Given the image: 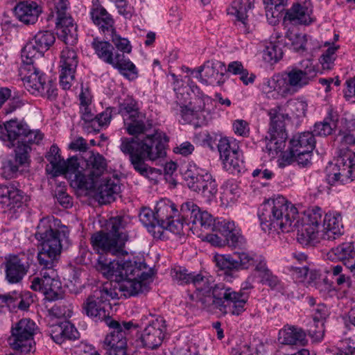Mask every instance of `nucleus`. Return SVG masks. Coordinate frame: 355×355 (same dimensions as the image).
I'll return each mask as SVG.
<instances>
[{
  "mask_svg": "<svg viewBox=\"0 0 355 355\" xmlns=\"http://www.w3.org/2000/svg\"><path fill=\"white\" fill-rule=\"evenodd\" d=\"M83 171V173L81 171L76 173L73 182L80 189L94 191L98 182L97 179L94 176L87 175L85 169Z\"/></svg>",
  "mask_w": 355,
  "mask_h": 355,
  "instance_id": "40",
  "label": "nucleus"
},
{
  "mask_svg": "<svg viewBox=\"0 0 355 355\" xmlns=\"http://www.w3.org/2000/svg\"><path fill=\"white\" fill-rule=\"evenodd\" d=\"M234 255L236 257L235 260L237 262V270L248 268L250 266L254 265V259L257 256L245 252H237Z\"/></svg>",
  "mask_w": 355,
  "mask_h": 355,
  "instance_id": "59",
  "label": "nucleus"
},
{
  "mask_svg": "<svg viewBox=\"0 0 355 355\" xmlns=\"http://www.w3.org/2000/svg\"><path fill=\"white\" fill-rule=\"evenodd\" d=\"M49 312L57 318H70L73 313V305L69 299L59 300Z\"/></svg>",
  "mask_w": 355,
  "mask_h": 355,
  "instance_id": "41",
  "label": "nucleus"
},
{
  "mask_svg": "<svg viewBox=\"0 0 355 355\" xmlns=\"http://www.w3.org/2000/svg\"><path fill=\"white\" fill-rule=\"evenodd\" d=\"M139 217L142 224L148 227L150 232L155 234L153 230L157 228L156 211L154 213L150 209L144 207L141 209Z\"/></svg>",
  "mask_w": 355,
  "mask_h": 355,
  "instance_id": "48",
  "label": "nucleus"
},
{
  "mask_svg": "<svg viewBox=\"0 0 355 355\" xmlns=\"http://www.w3.org/2000/svg\"><path fill=\"white\" fill-rule=\"evenodd\" d=\"M92 46L95 51L97 56L105 62L110 64L114 58V54L112 52L113 46L108 42L101 41L94 38Z\"/></svg>",
  "mask_w": 355,
  "mask_h": 355,
  "instance_id": "38",
  "label": "nucleus"
},
{
  "mask_svg": "<svg viewBox=\"0 0 355 355\" xmlns=\"http://www.w3.org/2000/svg\"><path fill=\"white\" fill-rule=\"evenodd\" d=\"M103 252H98V258L94 265L96 269L101 272L107 278H112L114 277L117 279L120 275L121 270L123 266V262H116L110 261L106 258ZM107 254V252H105Z\"/></svg>",
  "mask_w": 355,
  "mask_h": 355,
  "instance_id": "28",
  "label": "nucleus"
},
{
  "mask_svg": "<svg viewBox=\"0 0 355 355\" xmlns=\"http://www.w3.org/2000/svg\"><path fill=\"white\" fill-rule=\"evenodd\" d=\"M221 159L227 170L240 171V166L242 161L239 157L238 149L231 153V154L227 155V157H224Z\"/></svg>",
  "mask_w": 355,
  "mask_h": 355,
  "instance_id": "55",
  "label": "nucleus"
},
{
  "mask_svg": "<svg viewBox=\"0 0 355 355\" xmlns=\"http://www.w3.org/2000/svg\"><path fill=\"white\" fill-rule=\"evenodd\" d=\"M261 89L268 98L278 99L289 95L286 80L278 75L265 78L261 85Z\"/></svg>",
  "mask_w": 355,
  "mask_h": 355,
  "instance_id": "21",
  "label": "nucleus"
},
{
  "mask_svg": "<svg viewBox=\"0 0 355 355\" xmlns=\"http://www.w3.org/2000/svg\"><path fill=\"white\" fill-rule=\"evenodd\" d=\"M105 324L112 331L105 337L104 344L109 347H126L127 332L132 327H137L132 322L120 324L112 318H107Z\"/></svg>",
  "mask_w": 355,
  "mask_h": 355,
  "instance_id": "17",
  "label": "nucleus"
},
{
  "mask_svg": "<svg viewBox=\"0 0 355 355\" xmlns=\"http://www.w3.org/2000/svg\"><path fill=\"white\" fill-rule=\"evenodd\" d=\"M57 34L66 44L73 45L77 40V26L73 23L71 15H65L56 19Z\"/></svg>",
  "mask_w": 355,
  "mask_h": 355,
  "instance_id": "24",
  "label": "nucleus"
},
{
  "mask_svg": "<svg viewBox=\"0 0 355 355\" xmlns=\"http://www.w3.org/2000/svg\"><path fill=\"white\" fill-rule=\"evenodd\" d=\"M35 238L39 241L37 259L44 268L40 277L33 278L31 288L42 292L49 301L62 300L61 282L52 267L62 250L69 245L68 228L60 225V221L54 218H42L37 225Z\"/></svg>",
  "mask_w": 355,
  "mask_h": 355,
  "instance_id": "1",
  "label": "nucleus"
},
{
  "mask_svg": "<svg viewBox=\"0 0 355 355\" xmlns=\"http://www.w3.org/2000/svg\"><path fill=\"white\" fill-rule=\"evenodd\" d=\"M322 216V209L318 207L300 215L296 207L283 196L264 203L259 214L263 231L289 232L297 230V240L303 245H314L317 243L318 226Z\"/></svg>",
  "mask_w": 355,
  "mask_h": 355,
  "instance_id": "2",
  "label": "nucleus"
},
{
  "mask_svg": "<svg viewBox=\"0 0 355 355\" xmlns=\"http://www.w3.org/2000/svg\"><path fill=\"white\" fill-rule=\"evenodd\" d=\"M254 0H234L227 12L236 17V25L243 33H249L248 12L254 6Z\"/></svg>",
  "mask_w": 355,
  "mask_h": 355,
  "instance_id": "19",
  "label": "nucleus"
},
{
  "mask_svg": "<svg viewBox=\"0 0 355 355\" xmlns=\"http://www.w3.org/2000/svg\"><path fill=\"white\" fill-rule=\"evenodd\" d=\"M204 72L205 80L206 83L209 80L216 79L218 75L223 76V73H219L216 66L209 61L206 62L202 66L198 67L196 70V77L202 79V73Z\"/></svg>",
  "mask_w": 355,
  "mask_h": 355,
  "instance_id": "50",
  "label": "nucleus"
},
{
  "mask_svg": "<svg viewBox=\"0 0 355 355\" xmlns=\"http://www.w3.org/2000/svg\"><path fill=\"white\" fill-rule=\"evenodd\" d=\"M94 191L100 204L110 203L121 191L119 180L112 178L103 179Z\"/></svg>",
  "mask_w": 355,
  "mask_h": 355,
  "instance_id": "20",
  "label": "nucleus"
},
{
  "mask_svg": "<svg viewBox=\"0 0 355 355\" xmlns=\"http://www.w3.org/2000/svg\"><path fill=\"white\" fill-rule=\"evenodd\" d=\"M106 168V160L99 153L89 152L88 157L82 163V168L85 170L87 175L94 176L96 179L104 173Z\"/></svg>",
  "mask_w": 355,
  "mask_h": 355,
  "instance_id": "27",
  "label": "nucleus"
},
{
  "mask_svg": "<svg viewBox=\"0 0 355 355\" xmlns=\"http://www.w3.org/2000/svg\"><path fill=\"white\" fill-rule=\"evenodd\" d=\"M287 45H291L295 51L304 50L306 42V35L298 33L295 30H288L286 33Z\"/></svg>",
  "mask_w": 355,
  "mask_h": 355,
  "instance_id": "43",
  "label": "nucleus"
},
{
  "mask_svg": "<svg viewBox=\"0 0 355 355\" xmlns=\"http://www.w3.org/2000/svg\"><path fill=\"white\" fill-rule=\"evenodd\" d=\"M116 293L111 289L110 283H106L96 288L89 295L83 304V312L95 320L107 322L109 315L107 308L110 307V300L114 299Z\"/></svg>",
  "mask_w": 355,
  "mask_h": 355,
  "instance_id": "8",
  "label": "nucleus"
},
{
  "mask_svg": "<svg viewBox=\"0 0 355 355\" xmlns=\"http://www.w3.org/2000/svg\"><path fill=\"white\" fill-rule=\"evenodd\" d=\"M60 149L58 146L52 145L50 150L47 153L46 157L51 164L52 168V173L54 175V172H56L57 168L61 164L63 159H61L59 154Z\"/></svg>",
  "mask_w": 355,
  "mask_h": 355,
  "instance_id": "61",
  "label": "nucleus"
},
{
  "mask_svg": "<svg viewBox=\"0 0 355 355\" xmlns=\"http://www.w3.org/2000/svg\"><path fill=\"white\" fill-rule=\"evenodd\" d=\"M0 300L10 308L17 307L21 310L28 308L31 302H33L30 293L21 294L15 291L6 295H0Z\"/></svg>",
  "mask_w": 355,
  "mask_h": 355,
  "instance_id": "34",
  "label": "nucleus"
},
{
  "mask_svg": "<svg viewBox=\"0 0 355 355\" xmlns=\"http://www.w3.org/2000/svg\"><path fill=\"white\" fill-rule=\"evenodd\" d=\"M355 171V153L347 150L342 149L340 154L338 156L336 163L330 164L327 168V180L329 184L334 185L344 178L349 179L352 176Z\"/></svg>",
  "mask_w": 355,
  "mask_h": 355,
  "instance_id": "13",
  "label": "nucleus"
},
{
  "mask_svg": "<svg viewBox=\"0 0 355 355\" xmlns=\"http://www.w3.org/2000/svg\"><path fill=\"white\" fill-rule=\"evenodd\" d=\"M157 220V232L160 233L159 227L176 216L178 209L175 204L168 200H162L157 202L156 208Z\"/></svg>",
  "mask_w": 355,
  "mask_h": 355,
  "instance_id": "33",
  "label": "nucleus"
},
{
  "mask_svg": "<svg viewBox=\"0 0 355 355\" xmlns=\"http://www.w3.org/2000/svg\"><path fill=\"white\" fill-rule=\"evenodd\" d=\"M37 330V327L33 320L28 318L20 320L12 327L9 345L13 349L21 353L31 352L35 345L33 336Z\"/></svg>",
  "mask_w": 355,
  "mask_h": 355,
  "instance_id": "11",
  "label": "nucleus"
},
{
  "mask_svg": "<svg viewBox=\"0 0 355 355\" xmlns=\"http://www.w3.org/2000/svg\"><path fill=\"white\" fill-rule=\"evenodd\" d=\"M312 5L310 0H300L286 12L285 19L294 24H309L311 22Z\"/></svg>",
  "mask_w": 355,
  "mask_h": 355,
  "instance_id": "22",
  "label": "nucleus"
},
{
  "mask_svg": "<svg viewBox=\"0 0 355 355\" xmlns=\"http://www.w3.org/2000/svg\"><path fill=\"white\" fill-rule=\"evenodd\" d=\"M331 273L335 278L336 283L342 287H350L352 284L349 276L343 272V267L340 265L331 268Z\"/></svg>",
  "mask_w": 355,
  "mask_h": 355,
  "instance_id": "56",
  "label": "nucleus"
},
{
  "mask_svg": "<svg viewBox=\"0 0 355 355\" xmlns=\"http://www.w3.org/2000/svg\"><path fill=\"white\" fill-rule=\"evenodd\" d=\"M265 6L267 20L270 24H276L282 17L284 5L276 4L273 6L265 4Z\"/></svg>",
  "mask_w": 355,
  "mask_h": 355,
  "instance_id": "54",
  "label": "nucleus"
},
{
  "mask_svg": "<svg viewBox=\"0 0 355 355\" xmlns=\"http://www.w3.org/2000/svg\"><path fill=\"white\" fill-rule=\"evenodd\" d=\"M112 34H106L105 37L110 38L115 47L123 53H130L132 46L128 39L121 37L120 35L116 33L115 28L112 31Z\"/></svg>",
  "mask_w": 355,
  "mask_h": 355,
  "instance_id": "52",
  "label": "nucleus"
},
{
  "mask_svg": "<svg viewBox=\"0 0 355 355\" xmlns=\"http://www.w3.org/2000/svg\"><path fill=\"white\" fill-rule=\"evenodd\" d=\"M130 223L127 216H116L109 219L107 223V232H98L91 237L93 248L97 252H110L121 256L127 254L124 250L128 235L124 232Z\"/></svg>",
  "mask_w": 355,
  "mask_h": 355,
  "instance_id": "5",
  "label": "nucleus"
},
{
  "mask_svg": "<svg viewBox=\"0 0 355 355\" xmlns=\"http://www.w3.org/2000/svg\"><path fill=\"white\" fill-rule=\"evenodd\" d=\"M317 75V70L311 60L300 62V67H294L285 73L289 95L307 85Z\"/></svg>",
  "mask_w": 355,
  "mask_h": 355,
  "instance_id": "12",
  "label": "nucleus"
},
{
  "mask_svg": "<svg viewBox=\"0 0 355 355\" xmlns=\"http://www.w3.org/2000/svg\"><path fill=\"white\" fill-rule=\"evenodd\" d=\"M81 112V118L85 121L83 128L88 132H99V122L96 120V116L92 112L89 106L80 107Z\"/></svg>",
  "mask_w": 355,
  "mask_h": 355,
  "instance_id": "42",
  "label": "nucleus"
},
{
  "mask_svg": "<svg viewBox=\"0 0 355 355\" xmlns=\"http://www.w3.org/2000/svg\"><path fill=\"white\" fill-rule=\"evenodd\" d=\"M269 115L270 126L266 136V149L273 158L285 148L287 134L284 121L288 119V115L282 112L279 107L270 110Z\"/></svg>",
  "mask_w": 355,
  "mask_h": 355,
  "instance_id": "9",
  "label": "nucleus"
},
{
  "mask_svg": "<svg viewBox=\"0 0 355 355\" xmlns=\"http://www.w3.org/2000/svg\"><path fill=\"white\" fill-rule=\"evenodd\" d=\"M308 332L313 341H321L324 334V322L312 321L309 324Z\"/></svg>",
  "mask_w": 355,
  "mask_h": 355,
  "instance_id": "60",
  "label": "nucleus"
},
{
  "mask_svg": "<svg viewBox=\"0 0 355 355\" xmlns=\"http://www.w3.org/2000/svg\"><path fill=\"white\" fill-rule=\"evenodd\" d=\"M171 277L174 282L179 284H192L196 273L189 272L181 267L175 268L171 270Z\"/></svg>",
  "mask_w": 355,
  "mask_h": 355,
  "instance_id": "49",
  "label": "nucleus"
},
{
  "mask_svg": "<svg viewBox=\"0 0 355 355\" xmlns=\"http://www.w3.org/2000/svg\"><path fill=\"white\" fill-rule=\"evenodd\" d=\"M168 141L165 134L158 131L143 139L122 137L120 150L129 156L130 162L135 171L144 178L154 180L161 174L160 171L149 166L146 162H154L166 157Z\"/></svg>",
  "mask_w": 355,
  "mask_h": 355,
  "instance_id": "3",
  "label": "nucleus"
},
{
  "mask_svg": "<svg viewBox=\"0 0 355 355\" xmlns=\"http://www.w3.org/2000/svg\"><path fill=\"white\" fill-rule=\"evenodd\" d=\"M119 112L125 118H131L140 113L137 102L131 97H127L119 105Z\"/></svg>",
  "mask_w": 355,
  "mask_h": 355,
  "instance_id": "46",
  "label": "nucleus"
},
{
  "mask_svg": "<svg viewBox=\"0 0 355 355\" xmlns=\"http://www.w3.org/2000/svg\"><path fill=\"white\" fill-rule=\"evenodd\" d=\"M184 180L190 189L201 193L207 201L210 202L218 191V185L209 173L196 175L191 171L184 174Z\"/></svg>",
  "mask_w": 355,
  "mask_h": 355,
  "instance_id": "15",
  "label": "nucleus"
},
{
  "mask_svg": "<svg viewBox=\"0 0 355 355\" xmlns=\"http://www.w3.org/2000/svg\"><path fill=\"white\" fill-rule=\"evenodd\" d=\"M79 165L80 162H78V159L75 157L69 158L67 161L63 159L61 162V164L57 168L56 172H54V176L67 173L76 174L78 171L77 170Z\"/></svg>",
  "mask_w": 355,
  "mask_h": 355,
  "instance_id": "51",
  "label": "nucleus"
},
{
  "mask_svg": "<svg viewBox=\"0 0 355 355\" xmlns=\"http://www.w3.org/2000/svg\"><path fill=\"white\" fill-rule=\"evenodd\" d=\"M43 138L37 130H30L23 121L11 119L0 125V139L7 141L9 148L15 146V143L28 142L38 144Z\"/></svg>",
  "mask_w": 355,
  "mask_h": 355,
  "instance_id": "10",
  "label": "nucleus"
},
{
  "mask_svg": "<svg viewBox=\"0 0 355 355\" xmlns=\"http://www.w3.org/2000/svg\"><path fill=\"white\" fill-rule=\"evenodd\" d=\"M165 323L162 317H157L149 323L140 337L143 347L155 349L162 345L166 332Z\"/></svg>",
  "mask_w": 355,
  "mask_h": 355,
  "instance_id": "16",
  "label": "nucleus"
},
{
  "mask_svg": "<svg viewBox=\"0 0 355 355\" xmlns=\"http://www.w3.org/2000/svg\"><path fill=\"white\" fill-rule=\"evenodd\" d=\"M342 216L340 214H327L323 220L322 239L325 241H334L343 234Z\"/></svg>",
  "mask_w": 355,
  "mask_h": 355,
  "instance_id": "23",
  "label": "nucleus"
},
{
  "mask_svg": "<svg viewBox=\"0 0 355 355\" xmlns=\"http://www.w3.org/2000/svg\"><path fill=\"white\" fill-rule=\"evenodd\" d=\"M184 225H187L186 223L178 216L176 220L171 218L170 220L166 222L164 225L159 227V230L161 229H165L175 234H180L183 233Z\"/></svg>",
  "mask_w": 355,
  "mask_h": 355,
  "instance_id": "63",
  "label": "nucleus"
},
{
  "mask_svg": "<svg viewBox=\"0 0 355 355\" xmlns=\"http://www.w3.org/2000/svg\"><path fill=\"white\" fill-rule=\"evenodd\" d=\"M333 255L355 274V248L352 243H343L332 248L327 253V257L333 259Z\"/></svg>",
  "mask_w": 355,
  "mask_h": 355,
  "instance_id": "25",
  "label": "nucleus"
},
{
  "mask_svg": "<svg viewBox=\"0 0 355 355\" xmlns=\"http://www.w3.org/2000/svg\"><path fill=\"white\" fill-rule=\"evenodd\" d=\"M338 46H331L320 57V63L324 69H331L333 67L334 62L336 60V51Z\"/></svg>",
  "mask_w": 355,
  "mask_h": 355,
  "instance_id": "62",
  "label": "nucleus"
},
{
  "mask_svg": "<svg viewBox=\"0 0 355 355\" xmlns=\"http://www.w3.org/2000/svg\"><path fill=\"white\" fill-rule=\"evenodd\" d=\"M55 40V36L51 31L38 32L22 49L21 55L22 62L34 63L35 58L42 56L43 53L54 43Z\"/></svg>",
  "mask_w": 355,
  "mask_h": 355,
  "instance_id": "14",
  "label": "nucleus"
},
{
  "mask_svg": "<svg viewBox=\"0 0 355 355\" xmlns=\"http://www.w3.org/2000/svg\"><path fill=\"white\" fill-rule=\"evenodd\" d=\"M78 62L77 54L73 49L66 47L62 50L60 66H64V67L76 68Z\"/></svg>",
  "mask_w": 355,
  "mask_h": 355,
  "instance_id": "53",
  "label": "nucleus"
},
{
  "mask_svg": "<svg viewBox=\"0 0 355 355\" xmlns=\"http://www.w3.org/2000/svg\"><path fill=\"white\" fill-rule=\"evenodd\" d=\"M283 52L279 46L270 43L263 51V58L268 62H277L282 58Z\"/></svg>",
  "mask_w": 355,
  "mask_h": 355,
  "instance_id": "58",
  "label": "nucleus"
},
{
  "mask_svg": "<svg viewBox=\"0 0 355 355\" xmlns=\"http://www.w3.org/2000/svg\"><path fill=\"white\" fill-rule=\"evenodd\" d=\"M279 340L285 345H304L306 341V334L301 328L294 326L285 327L279 331Z\"/></svg>",
  "mask_w": 355,
  "mask_h": 355,
  "instance_id": "35",
  "label": "nucleus"
},
{
  "mask_svg": "<svg viewBox=\"0 0 355 355\" xmlns=\"http://www.w3.org/2000/svg\"><path fill=\"white\" fill-rule=\"evenodd\" d=\"M338 121V115L337 112L332 109H329L324 120L315 124L313 132L318 136L329 135L336 128Z\"/></svg>",
  "mask_w": 355,
  "mask_h": 355,
  "instance_id": "36",
  "label": "nucleus"
},
{
  "mask_svg": "<svg viewBox=\"0 0 355 355\" xmlns=\"http://www.w3.org/2000/svg\"><path fill=\"white\" fill-rule=\"evenodd\" d=\"M198 209L199 207L193 202L187 201L181 205L178 216L188 225L192 223V219L194 218Z\"/></svg>",
  "mask_w": 355,
  "mask_h": 355,
  "instance_id": "47",
  "label": "nucleus"
},
{
  "mask_svg": "<svg viewBox=\"0 0 355 355\" xmlns=\"http://www.w3.org/2000/svg\"><path fill=\"white\" fill-rule=\"evenodd\" d=\"M17 17L26 24H35L41 12V10L35 2H21L15 9Z\"/></svg>",
  "mask_w": 355,
  "mask_h": 355,
  "instance_id": "30",
  "label": "nucleus"
},
{
  "mask_svg": "<svg viewBox=\"0 0 355 355\" xmlns=\"http://www.w3.org/2000/svg\"><path fill=\"white\" fill-rule=\"evenodd\" d=\"M93 22L98 27L104 35L112 34L114 31V19L107 10L100 4H94L91 10Z\"/></svg>",
  "mask_w": 355,
  "mask_h": 355,
  "instance_id": "26",
  "label": "nucleus"
},
{
  "mask_svg": "<svg viewBox=\"0 0 355 355\" xmlns=\"http://www.w3.org/2000/svg\"><path fill=\"white\" fill-rule=\"evenodd\" d=\"M218 149L220 153V159L225 157L227 155L231 154V153L238 149L235 143L231 144L227 138H223L220 139L218 144Z\"/></svg>",
  "mask_w": 355,
  "mask_h": 355,
  "instance_id": "64",
  "label": "nucleus"
},
{
  "mask_svg": "<svg viewBox=\"0 0 355 355\" xmlns=\"http://www.w3.org/2000/svg\"><path fill=\"white\" fill-rule=\"evenodd\" d=\"M290 143L293 148V150L297 148L306 152H312L315 147V141L313 132H304L295 135Z\"/></svg>",
  "mask_w": 355,
  "mask_h": 355,
  "instance_id": "37",
  "label": "nucleus"
},
{
  "mask_svg": "<svg viewBox=\"0 0 355 355\" xmlns=\"http://www.w3.org/2000/svg\"><path fill=\"white\" fill-rule=\"evenodd\" d=\"M60 83L64 89H69L74 80V73L76 68L64 67L60 66Z\"/></svg>",
  "mask_w": 355,
  "mask_h": 355,
  "instance_id": "57",
  "label": "nucleus"
},
{
  "mask_svg": "<svg viewBox=\"0 0 355 355\" xmlns=\"http://www.w3.org/2000/svg\"><path fill=\"white\" fill-rule=\"evenodd\" d=\"M196 287L198 301L203 309L211 311L239 315L245 311L248 298L243 293L236 292L223 283L214 284L212 279L202 274H196L192 283Z\"/></svg>",
  "mask_w": 355,
  "mask_h": 355,
  "instance_id": "4",
  "label": "nucleus"
},
{
  "mask_svg": "<svg viewBox=\"0 0 355 355\" xmlns=\"http://www.w3.org/2000/svg\"><path fill=\"white\" fill-rule=\"evenodd\" d=\"M5 272L6 280L11 284L20 282L27 274L29 266L16 255H9L6 257Z\"/></svg>",
  "mask_w": 355,
  "mask_h": 355,
  "instance_id": "18",
  "label": "nucleus"
},
{
  "mask_svg": "<svg viewBox=\"0 0 355 355\" xmlns=\"http://www.w3.org/2000/svg\"><path fill=\"white\" fill-rule=\"evenodd\" d=\"M152 269L143 261H125L116 280L121 281L119 291L125 297L144 293L148 290Z\"/></svg>",
  "mask_w": 355,
  "mask_h": 355,
  "instance_id": "6",
  "label": "nucleus"
},
{
  "mask_svg": "<svg viewBox=\"0 0 355 355\" xmlns=\"http://www.w3.org/2000/svg\"><path fill=\"white\" fill-rule=\"evenodd\" d=\"M110 65L118 69L121 74L129 80H134L137 77L135 65L128 58H125L123 53L116 52Z\"/></svg>",
  "mask_w": 355,
  "mask_h": 355,
  "instance_id": "32",
  "label": "nucleus"
},
{
  "mask_svg": "<svg viewBox=\"0 0 355 355\" xmlns=\"http://www.w3.org/2000/svg\"><path fill=\"white\" fill-rule=\"evenodd\" d=\"M124 123L127 132L133 136L144 134L151 128V123L141 112L131 118H125Z\"/></svg>",
  "mask_w": 355,
  "mask_h": 355,
  "instance_id": "31",
  "label": "nucleus"
},
{
  "mask_svg": "<svg viewBox=\"0 0 355 355\" xmlns=\"http://www.w3.org/2000/svg\"><path fill=\"white\" fill-rule=\"evenodd\" d=\"M51 337L58 344L62 343L65 340H72L77 338L78 331L74 326L69 321H64L51 327Z\"/></svg>",
  "mask_w": 355,
  "mask_h": 355,
  "instance_id": "29",
  "label": "nucleus"
},
{
  "mask_svg": "<svg viewBox=\"0 0 355 355\" xmlns=\"http://www.w3.org/2000/svg\"><path fill=\"white\" fill-rule=\"evenodd\" d=\"M214 260L218 268L225 270V275H229V272L232 270H237V262L235 258L228 254H216Z\"/></svg>",
  "mask_w": 355,
  "mask_h": 355,
  "instance_id": "44",
  "label": "nucleus"
},
{
  "mask_svg": "<svg viewBox=\"0 0 355 355\" xmlns=\"http://www.w3.org/2000/svg\"><path fill=\"white\" fill-rule=\"evenodd\" d=\"M191 223L195 229L198 228L201 231L213 230L214 227V218L207 211H201L199 209L194 218L192 219Z\"/></svg>",
  "mask_w": 355,
  "mask_h": 355,
  "instance_id": "39",
  "label": "nucleus"
},
{
  "mask_svg": "<svg viewBox=\"0 0 355 355\" xmlns=\"http://www.w3.org/2000/svg\"><path fill=\"white\" fill-rule=\"evenodd\" d=\"M31 143L20 142L15 143L16 148L15 149V162L19 165L28 164L30 162L29 153L31 148L29 146Z\"/></svg>",
  "mask_w": 355,
  "mask_h": 355,
  "instance_id": "45",
  "label": "nucleus"
},
{
  "mask_svg": "<svg viewBox=\"0 0 355 355\" xmlns=\"http://www.w3.org/2000/svg\"><path fill=\"white\" fill-rule=\"evenodd\" d=\"M33 63H24L19 69L21 80L26 89L34 95H40L50 101L58 96V89L51 80L46 81L43 73L33 65Z\"/></svg>",
  "mask_w": 355,
  "mask_h": 355,
  "instance_id": "7",
  "label": "nucleus"
}]
</instances>
